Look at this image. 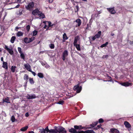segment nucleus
<instances>
[{
    "instance_id": "obj_56",
    "label": "nucleus",
    "mask_w": 133,
    "mask_h": 133,
    "mask_svg": "<svg viewBox=\"0 0 133 133\" xmlns=\"http://www.w3.org/2000/svg\"><path fill=\"white\" fill-rule=\"evenodd\" d=\"M101 126H102V125L101 124H100L99 125H97V127H98L99 128H102L101 127Z\"/></svg>"
},
{
    "instance_id": "obj_61",
    "label": "nucleus",
    "mask_w": 133,
    "mask_h": 133,
    "mask_svg": "<svg viewBox=\"0 0 133 133\" xmlns=\"http://www.w3.org/2000/svg\"><path fill=\"white\" fill-rule=\"evenodd\" d=\"M114 35H115V34L114 33H113L112 32H111V36H114Z\"/></svg>"
},
{
    "instance_id": "obj_41",
    "label": "nucleus",
    "mask_w": 133,
    "mask_h": 133,
    "mask_svg": "<svg viewBox=\"0 0 133 133\" xmlns=\"http://www.w3.org/2000/svg\"><path fill=\"white\" fill-rule=\"evenodd\" d=\"M30 25H27L26 26V29L27 30V31L28 32L30 29Z\"/></svg>"
},
{
    "instance_id": "obj_37",
    "label": "nucleus",
    "mask_w": 133,
    "mask_h": 133,
    "mask_svg": "<svg viewBox=\"0 0 133 133\" xmlns=\"http://www.w3.org/2000/svg\"><path fill=\"white\" fill-rule=\"evenodd\" d=\"M23 35V33L21 31H18L17 34V35L18 36H22Z\"/></svg>"
},
{
    "instance_id": "obj_53",
    "label": "nucleus",
    "mask_w": 133,
    "mask_h": 133,
    "mask_svg": "<svg viewBox=\"0 0 133 133\" xmlns=\"http://www.w3.org/2000/svg\"><path fill=\"white\" fill-rule=\"evenodd\" d=\"M29 116V113L28 112H26L25 114V116L27 117H28Z\"/></svg>"
},
{
    "instance_id": "obj_4",
    "label": "nucleus",
    "mask_w": 133,
    "mask_h": 133,
    "mask_svg": "<svg viewBox=\"0 0 133 133\" xmlns=\"http://www.w3.org/2000/svg\"><path fill=\"white\" fill-rule=\"evenodd\" d=\"M115 8L114 7L112 8H108L107 10L111 14H115L116 12Z\"/></svg>"
},
{
    "instance_id": "obj_63",
    "label": "nucleus",
    "mask_w": 133,
    "mask_h": 133,
    "mask_svg": "<svg viewBox=\"0 0 133 133\" xmlns=\"http://www.w3.org/2000/svg\"><path fill=\"white\" fill-rule=\"evenodd\" d=\"M54 0H49V2L50 3H52Z\"/></svg>"
},
{
    "instance_id": "obj_57",
    "label": "nucleus",
    "mask_w": 133,
    "mask_h": 133,
    "mask_svg": "<svg viewBox=\"0 0 133 133\" xmlns=\"http://www.w3.org/2000/svg\"><path fill=\"white\" fill-rule=\"evenodd\" d=\"M41 64L43 66H44L46 65L45 63H44L43 62H42L41 63Z\"/></svg>"
},
{
    "instance_id": "obj_26",
    "label": "nucleus",
    "mask_w": 133,
    "mask_h": 133,
    "mask_svg": "<svg viewBox=\"0 0 133 133\" xmlns=\"http://www.w3.org/2000/svg\"><path fill=\"white\" fill-rule=\"evenodd\" d=\"M48 25L47 27V28H46V30H50V29H49V27H51V23L50 21L48 22Z\"/></svg>"
},
{
    "instance_id": "obj_15",
    "label": "nucleus",
    "mask_w": 133,
    "mask_h": 133,
    "mask_svg": "<svg viewBox=\"0 0 133 133\" xmlns=\"http://www.w3.org/2000/svg\"><path fill=\"white\" fill-rule=\"evenodd\" d=\"M95 132L92 130H87L85 131H82V133H94Z\"/></svg>"
},
{
    "instance_id": "obj_54",
    "label": "nucleus",
    "mask_w": 133,
    "mask_h": 133,
    "mask_svg": "<svg viewBox=\"0 0 133 133\" xmlns=\"http://www.w3.org/2000/svg\"><path fill=\"white\" fill-rule=\"evenodd\" d=\"M48 130H49V129L48 128V127L47 126V127H46V128L45 129V130L47 132H49L48 131Z\"/></svg>"
},
{
    "instance_id": "obj_29",
    "label": "nucleus",
    "mask_w": 133,
    "mask_h": 133,
    "mask_svg": "<svg viewBox=\"0 0 133 133\" xmlns=\"http://www.w3.org/2000/svg\"><path fill=\"white\" fill-rule=\"evenodd\" d=\"M16 68V66H12L11 68V71L13 72H14Z\"/></svg>"
},
{
    "instance_id": "obj_1",
    "label": "nucleus",
    "mask_w": 133,
    "mask_h": 133,
    "mask_svg": "<svg viewBox=\"0 0 133 133\" xmlns=\"http://www.w3.org/2000/svg\"><path fill=\"white\" fill-rule=\"evenodd\" d=\"M34 3L33 2L29 3L27 5L25 6L26 9L29 11H31L32 10L34 6Z\"/></svg>"
},
{
    "instance_id": "obj_62",
    "label": "nucleus",
    "mask_w": 133,
    "mask_h": 133,
    "mask_svg": "<svg viewBox=\"0 0 133 133\" xmlns=\"http://www.w3.org/2000/svg\"><path fill=\"white\" fill-rule=\"evenodd\" d=\"M1 60L3 62H4L3 61V57H2L1 58Z\"/></svg>"
},
{
    "instance_id": "obj_55",
    "label": "nucleus",
    "mask_w": 133,
    "mask_h": 133,
    "mask_svg": "<svg viewBox=\"0 0 133 133\" xmlns=\"http://www.w3.org/2000/svg\"><path fill=\"white\" fill-rule=\"evenodd\" d=\"M76 53L81 56L82 57V55L81 54L79 53L78 52L76 51Z\"/></svg>"
},
{
    "instance_id": "obj_16",
    "label": "nucleus",
    "mask_w": 133,
    "mask_h": 133,
    "mask_svg": "<svg viewBox=\"0 0 133 133\" xmlns=\"http://www.w3.org/2000/svg\"><path fill=\"white\" fill-rule=\"evenodd\" d=\"M79 39V37L78 36H76L74 39V44H77V42L78 40Z\"/></svg>"
},
{
    "instance_id": "obj_22",
    "label": "nucleus",
    "mask_w": 133,
    "mask_h": 133,
    "mask_svg": "<svg viewBox=\"0 0 133 133\" xmlns=\"http://www.w3.org/2000/svg\"><path fill=\"white\" fill-rule=\"evenodd\" d=\"M101 31H99L98 32L97 34H96L95 35V36L97 38H98L100 37V36L101 35Z\"/></svg>"
},
{
    "instance_id": "obj_45",
    "label": "nucleus",
    "mask_w": 133,
    "mask_h": 133,
    "mask_svg": "<svg viewBox=\"0 0 133 133\" xmlns=\"http://www.w3.org/2000/svg\"><path fill=\"white\" fill-rule=\"evenodd\" d=\"M50 47L51 49H54L55 47L54 45V44H51Z\"/></svg>"
},
{
    "instance_id": "obj_27",
    "label": "nucleus",
    "mask_w": 133,
    "mask_h": 133,
    "mask_svg": "<svg viewBox=\"0 0 133 133\" xmlns=\"http://www.w3.org/2000/svg\"><path fill=\"white\" fill-rule=\"evenodd\" d=\"M37 75L40 78H43L44 77L42 73H38Z\"/></svg>"
},
{
    "instance_id": "obj_30",
    "label": "nucleus",
    "mask_w": 133,
    "mask_h": 133,
    "mask_svg": "<svg viewBox=\"0 0 133 133\" xmlns=\"http://www.w3.org/2000/svg\"><path fill=\"white\" fill-rule=\"evenodd\" d=\"M29 81L30 83L31 84H33L34 83V82L33 78H29Z\"/></svg>"
},
{
    "instance_id": "obj_8",
    "label": "nucleus",
    "mask_w": 133,
    "mask_h": 133,
    "mask_svg": "<svg viewBox=\"0 0 133 133\" xmlns=\"http://www.w3.org/2000/svg\"><path fill=\"white\" fill-rule=\"evenodd\" d=\"M36 98V95L34 94H33L31 95L28 94L26 96V98L29 99L35 98Z\"/></svg>"
},
{
    "instance_id": "obj_39",
    "label": "nucleus",
    "mask_w": 133,
    "mask_h": 133,
    "mask_svg": "<svg viewBox=\"0 0 133 133\" xmlns=\"http://www.w3.org/2000/svg\"><path fill=\"white\" fill-rule=\"evenodd\" d=\"M11 120L12 122H15V119L14 116L13 115L12 116L11 118Z\"/></svg>"
},
{
    "instance_id": "obj_12",
    "label": "nucleus",
    "mask_w": 133,
    "mask_h": 133,
    "mask_svg": "<svg viewBox=\"0 0 133 133\" xmlns=\"http://www.w3.org/2000/svg\"><path fill=\"white\" fill-rule=\"evenodd\" d=\"M24 66L26 69L29 71V70H31V66L29 63L24 64Z\"/></svg>"
},
{
    "instance_id": "obj_47",
    "label": "nucleus",
    "mask_w": 133,
    "mask_h": 133,
    "mask_svg": "<svg viewBox=\"0 0 133 133\" xmlns=\"http://www.w3.org/2000/svg\"><path fill=\"white\" fill-rule=\"evenodd\" d=\"M29 71L31 72L34 76H35L36 75V73L35 72L32 71L31 70H29Z\"/></svg>"
},
{
    "instance_id": "obj_3",
    "label": "nucleus",
    "mask_w": 133,
    "mask_h": 133,
    "mask_svg": "<svg viewBox=\"0 0 133 133\" xmlns=\"http://www.w3.org/2000/svg\"><path fill=\"white\" fill-rule=\"evenodd\" d=\"M68 55V52L67 50H64L61 56V58L64 61L65 60L66 57Z\"/></svg>"
},
{
    "instance_id": "obj_34",
    "label": "nucleus",
    "mask_w": 133,
    "mask_h": 133,
    "mask_svg": "<svg viewBox=\"0 0 133 133\" xmlns=\"http://www.w3.org/2000/svg\"><path fill=\"white\" fill-rule=\"evenodd\" d=\"M37 31L36 30H35L32 32V35L33 36H34L36 35L37 33Z\"/></svg>"
},
{
    "instance_id": "obj_2",
    "label": "nucleus",
    "mask_w": 133,
    "mask_h": 133,
    "mask_svg": "<svg viewBox=\"0 0 133 133\" xmlns=\"http://www.w3.org/2000/svg\"><path fill=\"white\" fill-rule=\"evenodd\" d=\"M80 84L79 83L77 85L75 86L74 87V90L76 91V92L77 93H79L81 91L82 89L81 86H79Z\"/></svg>"
},
{
    "instance_id": "obj_6",
    "label": "nucleus",
    "mask_w": 133,
    "mask_h": 133,
    "mask_svg": "<svg viewBox=\"0 0 133 133\" xmlns=\"http://www.w3.org/2000/svg\"><path fill=\"white\" fill-rule=\"evenodd\" d=\"M121 84L122 85L126 87L131 86L132 85V83H129L128 82H123L121 83Z\"/></svg>"
},
{
    "instance_id": "obj_23",
    "label": "nucleus",
    "mask_w": 133,
    "mask_h": 133,
    "mask_svg": "<svg viewBox=\"0 0 133 133\" xmlns=\"http://www.w3.org/2000/svg\"><path fill=\"white\" fill-rule=\"evenodd\" d=\"M28 128V126H26L24 127H22L20 129L21 131H25Z\"/></svg>"
},
{
    "instance_id": "obj_48",
    "label": "nucleus",
    "mask_w": 133,
    "mask_h": 133,
    "mask_svg": "<svg viewBox=\"0 0 133 133\" xmlns=\"http://www.w3.org/2000/svg\"><path fill=\"white\" fill-rule=\"evenodd\" d=\"M74 129L75 130H79V128L78 127V126L75 125H74Z\"/></svg>"
},
{
    "instance_id": "obj_38",
    "label": "nucleus",
    "mask_w": 133,
    "mask_h": 133,
    "mask_svg": "<svg viewBox=\"0 0 133 133\" xmlns=\"http://www.w3.org/2000/svg\"><path fill=\"white\" fill-rule=\"evenodd\" d=\"M75 7L76 9H75V12H78L79 10V7L78 5H77Z\"/></svg>"
},
{
    "instance_id": "obj_49",
    "label": "nucleus",
    "mask_w": 133,
    "mask_h": 133,
    "mask_svg": "<svg viewBox=\"0 0 133 133\" xmlns=\"http://www.w3.org/2000/svg\"><path fill=\"white\" fill-rule=\"evenodd\" d=\"M4 49L7 51L10 50V49L9 48L8 46L5 45V47L4 48Z\"/></svg>"
},
{
    "instance_id": "obj_36",
    "label": "nucleus",
    "mask_w": 133,
    "mask_h": 133,
    "mask_svg": "<svg viewBox=\"0 0 133 133\" xmlns=\"http://www.w3.org/2000/svg\"><path fill=\"white\" fill-rule=\"evenodd\" d=\"M29 78L28 75L26 74H25L24 77V80H27Z\"/></svg>"
},
{
    "instance_id": "obj_58",
    "label": "nucleus",
    "mask_w": 133,
    "mask_h": 133,
    "mask_svg": "<svg viewBox=\"0 0 133 133\" xmlns=\"http://www.w3.org/2000/svg\"><path fill=\"white\" fill-rule=\"evenodd\" d=\"M19 6H20V5L19 4H18L17 6H16V7H15L14 8H19Z\"/></svg>"
},
{
    "instance_id": "obj_33",
    "label": "nucleus",
    "mask_w": 133,
    "mask_h": 133,
    "mask_svg": "<svg viewBox=\"0 0 133 133\" xmlns=\"http://www.w3.org/2000/svg\"><path fill=\"white\" fill-rule=\"evenodd\" d=\"M108 44V42H106V43L105 44H104L102 45H101L100 47L101 48H103L104 47H106L107 46V45Z\"/></svg>"
},
{
    "instance_id": "obj_46",
    "label": "nucleus",
    "mask_w": 133,
    "mask_h": 133,
    "mask_svg": "<svg viewBox=\"0 0 133 133\" xmlns=\"http://www.w3.org/2000/svg\"><path fill=\"white\" fill-rule=\"evenodd\" d=\"M89 27H91V25H89L88 24H87V27L85 29L86 30H89Z\"/></svg>"
},
{
    "instance_id": "obj_14",
    "label": "nucleus",
    "mask_w": 133,
    "mask_h": 133,
    "mask_svg": "<svg viewBox=\"0 0 133 133\" xmlns=\"http://www.w3.org/2000/svg\"><path fill=\"white\" fill-rule=\"evenodd\" d=\"M2 67L4 68L8 69V63L6 62H3V63Z\"/></svg>"
},
{
    "instance_id": "obj_13",
    "label": "nucleus",
    "mask_w": 133,
    "mask_h": 133,
    "mask_svg": "<svg viewBox=\"0 0 133 133\" xmlns=\"http://www.w3.org/2000/svg\"><path fill=\"white\" fill-rule=\"evenodd\" d=\"M124 124L125 127L127 128H130L131 127L130 124L127 121H125Z\"/></svg>"
},
{
    "instance_id": "obj_52",
    "label": "nucleus",
    "mask_w": 133,
    "mask_h": 133,
    "mask_svg": "<svg viewBox=\"0 0 133 133\" xmlns=\"http://www.w3.org/2000/svg\"><path fill=\"white\" fill-rule=\"evenodd\" d=\"M97 38L95 36V35L92 38V40L93 41H94L96 39V38Z\"/></svg>"
},
{
    "instance_id": "obj_32",
    "label": "nucleus",
    "mask_w": 133,
    "mask_h": 133,
    "mask_svg": "<svg viewBox=\"0 0 133 133\" xmlns=\"http://www.w3.org/2000/svg\"><path fill=\"white\" fill-rule=\"evenodd\" d=\"M35 37H32L31 38H29V43L33 41L35 39Z\"/></svg>"
},
{
    "instance_id": "obj_31",
    "label": "nucleus",
    "mask_w": 133,
    "mask_h": 133,
    "mask_svg": "<svg viewBox=\"0 0 133 133\" xmlns=\"http://www.w3.org/2000/svg\"><path fill=\"white\" fill-rule=\"evenodd\" d=\"M20 54V56L21 58L22 59H23L24 60L25 59V56L24 54H23L22 52Z\"/></svg>"
},
{
    "instance_id": "obj_42",
    "label": "nucleus",
    "mask_w": 133,
    "mask_h": 133,
    "mask_svg": "<svg viewBox=\"0 0 133 133\" xmlns=\"http://www.w3.org/2000/svg\"><path fill=\"white\" fill-rule=\"evenodd\" d=\"M8 51L9 53L11 55H12L14 53L13 51L11 49H10V50Z\"/></svg>"
},
{
    "instance_id": "obj_5",
    "label": "nucleus",
    "mask_w": 133,
    "mask_h": 133,
    "mask_svg": "<svg viewBox=\"0 0 133 133\" xmlns=\"http://www.w3.org/2000/svg\"><path fill=\"white\" fill-rule=\"evenodd\" d=\"M82 131H77L76 130L73 128H71L69 130V131L71 133H82Z\"/></svg>"
},
{
    "instance_id": "obj_60",
    "label": "nucleus",
    "mask_w": 133,
    "mask_h": 133,
    "mask_svg": "<svg viewBox=\"0 0 133 133\" xmlns=\"http://www.w3.org/2000/svg\"><path fill=\"white\" fill-rule=\"evenodd\" d=\"M107 76L109 78V79H110L111 80V77L110 76H108V75H107Z\"/></svg>"
},
{
    "instance_id": "obj_20",
    "label": "nucleus",
    "mask_w": 133,
    "mask_h": 133,
    "mask_svg": "<svg viewBox=\"0 0 133 133\" xmlns=\"http://www.w3.org/2000/svg\"><path fill=\"white\" fill-rule=\"evenodd\" d=\"M38 16L41 18H43L45 17L44 15L40 11L39 12V14H38Z\"/></svg>"
},
{
    "instance_id": "obj_43",
    "label": "nucleus",
    "mask_w": 133,
    "mask_h": 133,
    "mask_svg": "<svg viewBox=\"0 0 133 133\" xmlns=\"http://www.w3.org/2000/svg\"><path fill=\"white\" fill-rule=\"evenodd\" d=\"M98 122L99 123H102L104 122V121L103 119L101 118L99 119Z\"/></svg>"
},
{
    "instance_id": "obj_24",
    "label": "nucleus",
    "mask_w": 133,
    "mask_h": 133,
    "mask_svg": "<svg viewBox=\"0 0 133 133\" xmlns=\"http://www.w3.org/2000/svg\"><path fill=\"white\" fill-rule=\"evenodd\" d=\"M24 42L26 44H28L29 43V38H28L25 37L23 40Z\"/></svg>"
},
{
    "instance_id": "obj_35",
    "label": "nucleus",
    "mask_w": 133,
    "mask_h": 133,
    "mask_svg": "<svg viewBox=\"0 0 133 133\" xmlns=\"http://www.w3.org/2000/svg\"><path fill=\"white\" fill-rule=\"evenodd\" d=\"M48 21H43V23H44V29H46V28H47L48 26H47V25L46 24V23H48Z\"/></svg>"
},
{
    "instance_id": "obj_10",
    "label": "nucleus",
    "mask_w": 133,
    "mask_h": 133,
    "mask_svg": "<svg viewBox=\"0 0 133 133\" xmlns=\"http://www.w3.org/2000/svg\"><path fill=\"white\" fill-rule=\"evenodd\" d=\"M40 11L38 9H36L33 10L32 12V14L34 15H38L39 14Z\"/></svg>"
},
{
    "instance_id": "obj_9",
    "label": "nucleus",
    "mask_w": 133,
    "mask_h": 133,
    "mask_svg": "<svg viewBox=\"0 0 133 133\" xmlns=\"http://www.w3.org/2000/svg\"><path fill=\"white\" fill-rule=\"evenodd\" d=\"M75 22L78 24L76 25V27L80 26L82 23V21L79 18H78L76 20Z\"/></svg>"
},
{
    "instance_id": "obj_28",
    "label": "nucleus",
    "mask_w": 133,
    "mask_h": 133,
    "mask_svg": "<svg viewBox=\"0 0 133 133\" xmlns=\"http://www.w3.org/2000/svg\"><path fill=\"white\" fill-rule=\"evenodd\" d=\"M48 132L49 133H57V131L53 129H51L50 130H48Z\"/></svg>"
},
{
    "instance_id": "obj_59",
    "label": "nucleus",
    "mask_w": 133,
    "mask_h": 133,
    "mask_svg": "<svg viewBox=\"0 0 133 133\" xmlns=\"http://www.w3.org/2000/svg\"><path fill=\"white\" fill-rule=\"evenodd\" d=\"M49 67H50V66L49 65H48V64H46V65L45 66V67H46L47 68H48Z\"/></svg>"
},
{
    "instance_id": "obj_17",
    "label": "nucleus",
    "mask_w": 133,
    "mask_h": 133,
    "mask_svg": "<svg viewBox=\"0 0 133 133\" xmlns=\"http://www.w3.org/2000/svg\"><path fill=\"white\" fill-rule=\"evenodd\" d=\"M3 102H6L7 103H10L9 97H6L5 98L3 99Z\"/></svg>"
},
{
    "instance_id": "obj_19",
    "label": "nucleus",
    "mask_w": 133,
    "mask_h": 133,
    "mask_svg": "<svg viewBox=\"0 0 133 133\" xmlns=\"http://www.w3.org/2000/svg\"><path fill=\"white\" fill-rule=\"evenodd\" d=\"M110 131L111 132H112V133H114V132L118 133V132H119V131L118 130L114 128H111L110 129Z\"/></svg>"
},
{
    "instance_id": "obj_18",
    "label": "nucleus",
    "mask_w": 133,
    "mask_h": 133,
    "mask_svg": "<svg viewBox=\"0 0 133 133\" xmlns=\"http://www.w3.org/2000/svg\"><path fill=\"white\" fill-rule=\"evenodd\" d=\"M63 42H65V40H67L68 39V37L66 35V33H64L63 35Z\"/></svg>"
},
{
    "instance_id": "obj_40",
    "label": "nucleus",
    "mask_w": 133,
    "mask_h": 133,
    "mask_svg": "<svg viewBox=\"0 0 133 133\" xmlns=\"http://www.w3.org/2000/svg\"><path fill=\"white\" fill-rule=\"evenodd\" d=\"M64 102V101H60L58 102L57 103L58 104L63 105Z\"/></svg>"
},
{
    "instance_id": "obj_7",
    "label": "nucleus",
    "mask_w": 133,
    "mask_h": 133,
    "mask_svg": "<svg viewBox=\"0 0 133 133\" xmlns=\"http://www.w3.org/2000/svg\"><path fill=\"white\" fill-rule=\"evenodd\" d=\"M65 130V129L64 128L62 127L61 126L58 130H56V131H57V132H58L59 133L62 132V133H63V132L64 131H66Z\"/></svg>"
},
{
    "instance_id": "obj_50",
    "label": "nucleus",
    "mask_w": 133,
    "mask_h": 133,
    "mask_svg": "<svg viewBox=\"0 0 133 133\" xmlns=\"http://www.w3.org/2000/svg\"><path fill=\"white\" fill-rule=\"evenodd\" d=\"M78 126V127L79 128V130H80L81 129H83L84 128V127H82V126L81 125H79Z\"/></svg>"
},
{
    "instance_id": "obj_64",
    "label": "nucleus",
    "mask_w": 133,
    "mask_h": 133,
    "mask_svg": "<svg viewBox=\"0 0 133 133\" xmlns=\"http://www.w3.org/2000/svg\"><path fill=\"white\" fill-rule=\"evenodd\" d=\"M29 133H35L34 132L32 131H29Z\"/></svg>"
},
{
    "instance_id": "obj_21",
    "label": "nucleus",
    "mask_w": 133,
    "mask_h": 133,
    "mask_svg": "<svg viewBox=\"0 0 133 133\" xmlns=\"http://www.w3.org/2000/svg\"><path fill=\"white\" fill-rule=\"evenodd\" d=\"M74 46H75L76 49L78 51H80L81 50L80 47V45L79 44H74Z\"/></svg>"
},
{
    "instance_id": "obj_44",
    "label": "nucleus",
    "mask_w": 133,
    "mask_h": 133,
    "mask_svg": "<svg viewBox=\"0 0 133 133\" xmlns=\"http://www.w3.org/2000/svg\"><path fill=\"white\" fill-rule=\"evenodd\" d=\"M18 50L20 54L22 52V51L20 47H18Z\"/></svg>"
},
{
    "instance_id": "obj_11",
    "label": "nucleus",
    "mask_w": 133,
    "mask_h": 133,
    "mask_svg": "<svg viewBox=\"0 0 133 133\" xmlns=\"http://www.w3.org/2000/svg\"><path fill=\"white\" fill-rule=\"evenodd\" d=\"M98 123V122L97 121L94 122L93 123H92L90 125V126L91 127H88L86 129L92 128L93 127H94Z\"/></svg>"
},
{
    "instance_id": "obj_25",
    "label": "nucleus",
    "mask_w": 133,
    "mask_h": 133,
    "mask_svg": "<svg viewBox=\"0 0 133 133\" xmlns=\"http://www.w3.org/2000/svg\"><path fill=\"white\" fill-rule=\"evenodd\" d=\"M16 38V37L15 36H12L10 42L12 43H14V42Z\"/></svg>"
},
{
    "instance_id": "obj_51",
    "label": "nucleus",
    "mask_w": 133,
    "mask_h": 133,
    "mask_svg": "<svg viewBox=\"0 0 133 133\" xmlns=\"http://www.w3.org/2000/svg\"><path fill=\"white\" fill-rule=\"evenodd\" d=\"M108 57V55H104L102 57V58H107Z\"/></svg>"
}]
</instances>
